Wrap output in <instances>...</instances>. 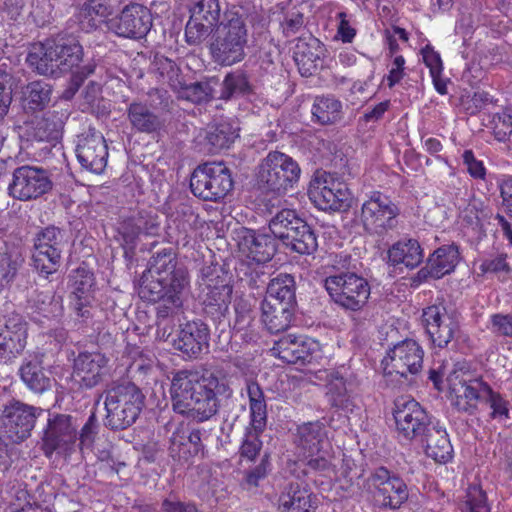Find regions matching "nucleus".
<instances>
[{
	"mask_svg": "<svg viewBox=\"0 0 512 512\" xmlns=\"http://www.w3.org/2000/svg\"><path fill=\"white\" fill-rule=\"evenodd\" d=\"M253 85L248 74L241 69L232 71L224 77L221 84L219 98L230 100L232 98L246 97L253 94Z\"/></svg>",
	"mask_w": 512,
	"mask_h": 512,
	"instance_id": "nucleus-51",
	"label": "nucleus"
},
{
	"mask_svg": "<svg viewBox=\"0 0 512 512\" xmlns=\"http://www.w3.org/2000/svg\"><path fill=\"white\" fill-rule=\"evenodd\" d=\"M185 287H170L168 295L158 300L156 306L157 326L177 315L183 305L182 293Z\"/></svg>",
	"mask_w": 512,
	"mask_h": 512,
	"instance_id": "nucleus-54",
	"label": "nucleus"
},
{
	"mask_svg": "<svg viewBox=\"0 0 512 512\" xmlns=\"http://www.w3.org/2000/svg\"><path fill=\"white\" fill-rule=\"evenodd\" d=\"M147 274L169 281L170 287H186L189 283L186 268L178 266L171 248H164L151 257Z\"/></svg>",
	"mask_w": 512,
	"mask_h": 512,
	"instance_id": "nucleus-29",
	"label": "nucleus"
},
{
	"mask_svg": "<svg viewBox=\"0 0 512 512\" xmlns=\"http://www.w3.org/2000/svg\"><path fill=\"white\" fill-rule=\"evenodd\" d=\"M45 414L41 407L11 400L0 415V429L4 437L13 443H21L31 436L36 420Z\"/></svg>",
	"mask_w": 512,
	"mask_h": 512,
	"instance_id": "nucleus-15",
	"label": "nucleus"
},
{
	"mask_svg": "<svg viewBox=\"0 0 512 512\" xmlns=\"http://www.w3.org/2000/svg\"><path fill=\"white\" fill-rule=\"evenodd\" d=\"M312 121L319 125H333L343 118L342 102L332 95L317 96L311 108Z\"/></svg>",
	"mask_w": 512,
	"mask_h": 512,
	"instance_id": "nucleus-48",
	"label": "nucleus"
},
{
	"mask_svg": "<svg viewBox=\"0 0 512 512\" xmlns=\"http://www.w3.org/2000/svg\"><path fill=\"white\" fill-rule=\"evenodd\" d=\"M51 43L59 76L63 73L72 72L68 86L64 91L65 98H72L84 81L95 72L96 63L94 60H90L79 66L83 61V47L78 39L72 35L58 36L51 39Z\"/></svg>",
	"mask_w": 512,
	"mask_h": 512,
	"instance_id": "nucleus-7",
	"label": "nucleus"
},
{
	"mask_svg": "<svg viewBox=\"0 0 512 512\" xmlns=\"http://www.w3.org/2000/svg\"><path fill=\"white\" fill-rule=\"evenodd\" d=\"M490 409V418L505 421L510 419L509 402L499 392H496L489 385L484 394L483 401Z\"/></svg>",
	"mask_w": 512,
	"mask_h": 512,
	"instance_id": "nucleus-57",
	"label": "nucleus"
},
{
	"mask_svg": "<svg viewBox=\"0 0 512 512\" xmlns=\"http://www.w3.org/2000/svg\"><path fill=\"white\" fill-rule=\"evenodd\" d=\"M423 258L424 254L420 243L412 238H403L388 250V263L393 266L403 264L409 269H414L422 262Z\"/></svg>",
	"mask_w": 512,
	"mask_h": 512,
	"instance_id": "nucleus-40",
	"label": "nucleus"
},
{
	"mask_svg": "<svg viewBox=\"0 0 512 512\" xmlns=\"http://www.w3.org/2000/svg\"><path fill=\"white\" fill-rule=\"evenodd\" d=\"M282 33L285 37H293L305 29L304 12L299 7H292L284 13L280 22Z\"/></svg>",
	"mask_w": 512,
	"mask_h": 512,
	"instance_id": "nucleus-59",
	"label": "nucleus"
},
{
	"mask_svg": "<svg viewBox=\"0 0 512 512\" xmlns=\"http://www.w3.org/2000/svg\"><path fill=\"white\" fill-rule=\"evenodd\" d=\"M151 68L161 81L167 82L171 87L176 88L181 84L180 68L172 59L164 55L156 54L152 61Z\"/></svg>",
	"mask_w": 512,
	"mask_h": 512,
	"instance_id": "nucleus-56",
	"label": "nucleus"
},
{
	"mask_svg": "<svg viewBox=\"0 0 512 512\" xmlns=\"http://www.w3.org/2000/svg\"><path fill=\"white\" fill-rule=\"evenodd\" d=\"M300 176L296 160L286 153L270 151L258 165L256 181L263 193L282 196L296 187Z\"/></svg>",
	"mask_w": 512,
	"mask_h": 512,
	"instance_id": "nucleus-6",
	"label": "nucleus"
},
{
	"mask_svg": "<svg viewBox=\"0 0 512 512\" xmlns=\"http://www.w3.org/2000/svg\"><path fill=\"white\" fill-rule=\"evenodd\" d=\"M132 219L139 225V231L142 235H157L160 229L159 216L152 210H140L131 215Z\"/></svg>",
	"mask_w": 512,
	"mask_h": 512,
	"instance_id": "nucleus-62",
	"label": "nucleus"
},
{
	"mask_svg": "<svg viewBox=\"0 0 512 512\" xmlns=\"http://www.w3.org/2000/svg\"><path fill=\"white\" fill-rule=\"evenodd\" d=\"M198 286V299L205 316L221 331L230 327V304L233 288L221 267L217 265L202 267Z\"/></svg>",
	"mask_w": 512,
	"mask_h": 512,
	"instance_id": "nucleus-5",
	"label": "nucleus"
},
{
	"mask_svg": "<svg viewBox=\"0 0 512 512\" xmlns=\"http://www.w3.org/2000/svg\"><path fill=\"white\" fill-rule=\"evenodd\" d=\"M266 300L297 307L295 277L287 273H279L271 278L266 287Z\"/></svg>",
	"mask_w": 512,
	"mask_h": 512,
	"instance_id": "nucleus-44",
	"label": "nucleus"
},
{
	"mask_svg": "<svg viewBox=\"0 0 512 512\" xmlns=\"http://www.w3.org/2000/svg\"><path fill=\"white\" fill-rule=\"evenodd\" d=\"M71 284L70 298H81V296H92V288L95 286V276L93 271L82 263L79 267L72 270L69 275Z\"/></svg>",
	"mask_w": 512,
	"mask_h": 512,
	"instance_id": "nucleus-53",
	"label": "nucleus"
},
{
	"mask_svg": "<svg viewBox=\"0 0 512 512\" xmlns=\"http://www.w3.org/2000/svg\"><path fill=\"white\" fill-rule=\"evenodd\" d=\"M92 302L93 296L70 298V308L74 322L79 328H90L96 332L102 329V310Z\"/></svg>",
	"mask_w": 512,
	"mask_h": 512,
	"instance_id": "nucleus-41",
	"label": "nucleus"
},
{
	"mask_svg": "<svg viewBox=\"0 0 512 512\" xmlns=\"http://www.w3.org/2000/svg\"><path fill=\"white\" fill-rule=\"evenodd\" d=\"M262 433L263 432L246 429L239 448L241 458L247 459L248 461H254L256 459L262 449V441L260 439Z\"/></svg>",
	"mask_w": 512,
	"mask_h": 512,
	"instance_id": "nucleus-61",
	"label": "nucleus"
},
{
	"mask_svg": "<svg viewBox=\"0 0 512 512\" xmlns=\"http://www.w3.org/2000/svg\"><path fill=\"white\" fill-rule=\"evenodd\" d=\"M240 251L258 264L269 262L277 252V240L270 232L243 228L238 234Z\"/></svg>",
	"mask_w": 512,
	"mask_h": 512,
	"instance_id": "nucleus-27",
	"label": "nucleus"
},
{
	"mask_svg": "<svg viewBox=\"0 0 512 512\" xmlns=\"http://www.w3.org/2000/svg\"><path fill=\"white\" fill-rule=\"evenodd\" d=\"M152 24V14L146 6L130 3L107 22V28L118 37L138 40L148 34Z\"/></svg>",
	"mask_w": 512,
	"mask_h": 512,
	"instance_id": "nucleus-19",
	"label": "nucleus"
},
{
	"mask_svg": "<svg viewBox=\"0 0 512 512\" xmlns=\"http://www.w3.org/2000/svg\"><path fill=\"white\" fill-rule=\"evenodd\" d=\"M295 310L296 307L263 299L261 321L270 333L277 334L290 327Z\"/></svg>",
	"mask_w": 512,
	"mask_h": 512,
	"instance_id": "nucleus-37",
	"label": "nucleus"
},
{
	"mask_svg": "<svg viewBox=\"0 0 512 512\" xmlns=\"http://www.w3.org/2000/svg\"><path fill=\"white\" fill-rule=\"evenodd\" d=\"M211 35L209 52L220 66H232L244 60L249 39L248 16L236 6L226 7L222 21Z\"/></svg>",
	"mask_w": 512,
	"mask_h": 512,
	"instance_id": "nucleus-3",
	"label": "nucleus"
},
{
	"mask_svg": "<svg viewBox=\"0 0 512 512\" xmlns=\"http://www.w3.org/2000/svg\"><path fill=\"white\" fill-rule=\"evenodd\" d=\"M309 199L323 211H341L349 207L351 193L347 185L326 171H316L308 188Z\"/></svg>",
	"mask_w": 512,
	"mask_h": 512,
	"instance_id": "nucleus-16",
	"label": "nucleus"
},
{
	"mask_svg": "<svg viewBox=\"0 0 512 512\" xmlns=\"http://www.w3.org/2000/svg\"><path fill=\"white\" fill-rule=\"evenodd\" d=\"M317 498L307 484L301 481L289 482L278 498V512H315Z\"/></svg>",
	"mask_w": 512,
	"mask_h": 512,
	"instance_id": "nucleus-31",
	"label": "nucleus"
},
{
	"mask_svg": "<svg viewBox=\"0 0 512 512\" xmlns=\"http://www.w3.org/2000/svg\"><path fill=\"white\" fill-rule=\"evenodd\" d=\"M326 382L328 404L347 421L356 408L355 394L359 386L356 375L349 368L332 369L326 374Z\"/></svg>",
	"mask_w": 512,
	"mask_h": 512,
	"instance_id": "nucleus-18",
	"label": "nucleus"
},
{
	"mask_svg": "<svg viewBox=\"0 0 512 512\" xmlns=\"http://www.w3.org/2000/svg\"><path fill=\"white\" fill-rule=\"evenodd\" d=\"M304 221L305 219L300 217L296 210L283 208L269 220V231L276 240L284 244Z\"/></svg>",
	"mask_w": 512,
	"mask_h": 512,
	"instance_id": "nucleus-47",
	"label": "nucleus"
},
{
	"mask_svg": "<svg viewBox=\"0 0 512 512\" xmlns=\"http://www.w3.org/2000/svg\"><path fill=\"white\" fill-rule=\"evenodd\" d=\"M421 323L432 348H448L460 332L455 312L449 311L443 302L425 307Z\"/></svg>",
	"mask_w": 512,
	"mask_h": 512,
	"instance_id": "nucleus-14",
	"label": "nucleus"
},
{
	"mask_svg": "<svg viewBox=\"0 0 512 512\" xmlns=\"http://www.w3.org/2000/svg\"><path fill=\"white\" fill-rule=\"evenodd\" d=\"M451 395H460L469 402H482L489 384L481 378H470L462 369H453L447 376Z\"/></svg>",
	"mask_w": 512,
	"mask_h": 512,
	"instance_id": "nucleus-35",
	"label": "nucleus"
},
{
	"mask_svg": "<svg viewBox=\"0 0 512 512\" xmlns=\"http://www.w3.org/2000/svg\"><path fill=\"white\" fill-rule=\"evenodd\" d=\"M28 308L47 319L58 318L63 314V300L51 291H35L28 300Z\"/></svg>",
	"mask_w": 512,
	"mask_h": 512,
	"instance_id": "nucleus-49",
	"label": "nucleus"
},
{
	"mask_svg": "<svg viewBox=\"0 0 512 512\" xmlns=\"http://www.w3.org/2000/svg\"><path fill=\"white\" fill-rule=\"evenodd\" d=\"M324 51L323 44L312 35L298 39L294 50V60L302 76L309 77L317 72L322 64Z\"/></svg>",
	"mask_w": 512,
	"mask_h": 512,
	"instance_id": "nucleus-33",
	"label": "nucleus"
},
{
	"mask_svg": "<svg viewBox=\"0 0 512 512\" xmlns=\"http://www.w3.org/2000/svg\"><path fill=\"white\" fill-rule=\"evenodd\" d=\"M393 417L399 438L420 442L439 420L413 398L400 397L394 402Z\"/></svg>",
	"mask_w": 512,
	"mask_h": 512,
	"instance_id": "nucleus-9",
	"label": "nucleus"
},
{
	"mask_svg": "<svg viewBox=\"0 0 512 512\" xmlns=\"http://www.w3.org/2000/svg\"><path fill=\"white\" fill-rule=\"evenodd\" d=\"M283 245L299 255H313L318 249L317 231L305 220Z\"/></svg>",
	"mask_w": 512,
	"mask_h": 512,
	"instance_id": "nucleus-50",
	"label": "nucleus"
},
{
	"mask_svg": "<svg viewBox=\"0 0 512 512\" xmlns=\"http://www.w3.org/2000/svg\"><path fill=\"white\" fill-rule=\"evenodd\" d=\"M209 339L208 325L200 319L191 320L179 325L173 347L184 356L197 359L208 352Z\"/></svg>",
	"mask_w": 512,
	"mask_h": 512,
	"instance_id": "nucleus-26",
	"label": "nucleus"
},
{
	"mask_svg": "<svg viewBox=\"0 0 512 512\" xmlns=\"http://www.w3.org/2000/svg\"><path fill=\"white\" fill-rule=\"evenodd\" d=\"M419 443L424 447L425 454L437 463H447L453 457L448 433L440 421Z\"/></svg>",
	"mask_w": 512,
	"mask_h": 512,
	"instance_id": "nucleus-38",
	"label": "nucleus"
},
{
	"mask_svg": "<svg viewBox=\"0 0 512 512\" xmlns=\"http://www.w3.org/2000/svg\"><path fill=\"white\" fill-rule=\"evenodd\" d=\"M170 395L173 411L198 423L222 412L226 420L235 408L233 390L213 373L200 375L182 369L173 374Z\"/></svg>",
	"mask_w": 512,
	"mask_h": 512,
	"instance_id": "nucleus-1",
	"label": "nucleus"
},
{
	"mask_svg": "<svg viewBox=\"0 0 512 512\" xmlns=\"http://www.w3.org/2000/svg\"><path fill=\"white\" fill-rule=\"evenodd\" d=\"M7 189L8 194L16 200H36L53 189L51 173L40 166H19L14 169Z\"/></svg>",
	"mask_w": 512,
	"mask_h": 512,
	"instance_id": "nucleus-17",
	"label": "nucleus"
},
{
	"mask_svg": "<svg viewBox=\"0 0 512 512\" xmlns=\"http://www.w3.org/2000/svg\"><path fill=\"white\" fill-rule=\"evenodd\" d=\"M99 428L100 425L96 412L92 411L80 432H77V440L79 441L78 446L82 452L92 448L96 436L99 433Z\"/></svg>",
	"mask_w": 512,
	"mask_h": 512,
	"instance_id": "nucleus-60",
	"label": "nucleus"
},
{
	"mask_svg": "<svg viewBox=\"0 0 512 512\" xmlns=\"http://www.w3.org/2000/svg\"><path fill=\"white\" fill-rule=\"evenodd\" d=\"M297 436L303 454H319L327 438L325 423L319 420L303 423L297 428Z\"/></svg>",
	"mask_w": 512,
	"mask_h": 512,
	"instance_id": "nucleus-45",
	"label": "nucleus"
},
{
	"mask_svg": "<svg viewBox=\"0 0 512 512\" xmlns=\"http://www.w3.org/2000/svg\"><path fill=\"white\" fill-rule=\"evenodd\" d=\"M108 361L100 352H80L73 361V375L80 387L92 389L99 385L106 374Z\"/></svg>",
	"mask_w": 512,
	"mask_h": 512,
	"instance_id": "nucleus-28",
	"label": "nucleus"
},
{
	"mask_svg": "<svg viewBox=\"0 0 512 512\" xmlns=\"http://www.w3.org/2000/svg\"><path fill=\"white\" fill-rule=\"evenodd\" d=\"M81 167L94 174L104 172L108 161V146L103 135L95 129L78 138L75 149Z\"/></svg>",
	"mask_w": 512,
	"mask_h": 512,
	"instance_id": "nucleus-25",
	"label": "nucleus"
},
{
	"mask_svg": "<svg viewBox=\"0 0 512 512\" xmlns=\"http://www.w3.org/2000/svg\"><path fill=\"white\" fill-rule=\"evenodd\" d=\"M17 374L25 387L37 395L50 391L54 384V379L47 375L43 367L42 355L39 354L25 356Z\"/></svg>",
	"mask_w": 512,
	"mask_h": 512,
	"instance_id": "nucleus-32",
	"label": "nucleus"
},
{
	"mask_svg": "<svg viewBox=\"0 0 512 512\" xmlns=\"http://www.w3.org/2000/svg\"><path fill=\"white\" fill-rule=\"evenodd\" d=\"M246 391L250 410V427L247 429L263 432L267 425V404L264 392L255 381L247 382Z\"/></svg>",
	"mask_w": 512,
	"mask_h": 512,
	"instance_id": "nucleus-46",
	"label": "nucleus"
},
{
	"mask_svg": "<svg viewBox=\"0 0 512 512\" xmlns=\"http://www.w3.org/2000/svg\"><path fill=\"white\" fill-rule=\"evenodd\" d=\"M334 272L324 279L330 299L346 312L362 313L371 295L367 278L351 269V256H336Z\"/></svg>",
	"mask_w": 512,
	"mask_h": 512,
	"instance_id": "nucleus-2",
	"label": "nucleus"
},
{
	"mask_svg": "<svg viewBox=\"0 0 512 512\" xmlns=\"http://www.w3.org/2000/svg\"><path fill=\"white\" fill-rule=\"evenodd\" d=\"M27 323L23 316L12 312L0 318V361L11 362L26 346Z\"/></svg>",
	"mask_w": 512,
	"mask_h": 512,
	"instance_id": "nucleus-24",
	"label": "nucleus"
},
{
	"mask_svg": "<svg viewBox=\"0 0 512 512\" xmlns=\"http://www.w3.org/2000/svg\"><path fill=\"white\" fill-rule=\"evenodd\" d=\"M51 39L33 45L26 57V63L35 73L43 76L59 77L57 61H55Z\"/></svg>",
	"mask_w": 512,
	"mask_h": 512,
	"instance_id": "nucleus-39",
	"label": "nucleus"
},
{
	"mask_svg": "<svg viewBox=\"0 0 512 512\" xmlns=\"http://www.w3.org/2000/svg\"><path fill=\"white\" fill-rule=\"evenodd\" d=\"M64 122L55 111L34 117L17 126L18 136L26 148L36 143L56 145L62 138Z\"/></svg>",
	"mask_w": 512,
	"mask_h": 512,
	"instance_id": "nucleus-22",
	"label": "nucleus"
},
{
	"mask_svg": "<svg viewBox=\"0 0 512 512\" xmlns=\"http://www.w3.org/2000/svg\"><path fill=\"white\" fill-rule=\"evenodd\" d=\"M66 244V231L61 227L51 224L37 230L33 237L32 266L41 277L48 279L58 272Z\"/></svg>",
	"mask_w": 512,
	"mask_h": 512,
	"instance_id": "nucleus-8",
	"label": "nucleus"
},
{
	"mask_svg": "<svg viewBox=\"0 0 512 512\" xmlns=\"http://www.w3.org/2000/svg\"><path fill=\"white\" fill-rule=\"evenodd\" d=\"M466 497L467 500L463 509L465 512H490L486 493L479 486H469Z\"/></svg>",
	"mask_w": 512,
	"mask_h": 512,
	"instance_id": "nucleus-63",
	"label": "nucleus"
},
{
	"mask_svg": "<svg viewBox=\"0 0 512 512\" xmlns=\"http://www.w3.org/2000/svg\"><path fill=\"white\" fill-rule=\"evenodd\" d=\"M202 431L192 429L187 432L183 428H177L170 438L169 452L171 457L179 460H188L203 451Z\"/></svg>",
	"mask_w": 512,
	"mask_h": 512,
	"instance_id": "nucleus-36",
	"label": "nucleus"
},
{
	"mask_svg": "<svg viewBox=\"0 0 512 512\" xmlns=\"http://www.w3.org/2000/svg\"><path fill=\"white\" fill-rule=\"evenodd\" d=\"M127 119L133 130L139 133L152 134L159 132L164 126V120L147 102L134 100L128 104Z\"/></svg>",
	"mask_w": 512,
	"mask_h": 512,
	"instance_id": "nucleus-34",
	"label": "nucleus"
},
{
	"mask_svg": "<svg viewBox=\"0 0 512 512\" xmlns=\"http://www.w3.org/2000/svg\"><path fill=\"white\" fill-rule=\"evenodd\" d=\"M493 134L499 142H506L512 134V115L506 112L493 115Z\"/></svg>",
	"mask_w": 512,
	"mask_h": 512,
	"instance_id": "nucleus-64",
	"label": "nucleus"
},
{
	"mask_svg": "<svg viewBox=\"0 0 512 512\" xmlns=\"http://www.w3.org/2000/svg\"><path fill=\"white\" fill-rule=\"evenodd\" d=\"M46 424L41 430V449L51 458L54 453L66 454L77 441V425L69 414L45 410Z\"/></svg>",
	"mask_w": 512,
	"mask_h": 512,
	"instance_id": "nucleus-13",
	"label": "nucleus"
},
{
	"mask_svg": "<svg viewBox=\"0 0 512 512\" xmlns=\"http://www.w3.org/2000/svg\"><path fill=\"white\" fill-rule=\"evenodd\" d=\"M189 19L185 26V41L190 46L206 42L220 25L225 9L220 0H187Z\"/></svg>",
	"mask_w": 512,
	"mask_h": 512,
	"instance_id": "nucleus-12",
	"label": "nucleus"
},
{
	"mask_svg": "<svg viewBox=\"0 0 512 512\" xmlns=\"http://www.w3.org/2000/svg\"><path fill=\"white\" fill-rule=\"evenodd\" d=\"M53 88L43 81L29 82L21 91V106L25 113H35L46 109L51 101Z\"/></svg>",
	"mask_w": 512,
	"mask_h": 512,
	"instance_id": "nucleus-42",
	"label": "nucleus"
},
{
	"mask_svg": "<svg viewBox=\"0 0 512 512\" xmlns=\"http://www.w3.org/2000/svg\"><path fill=\"white\" fill-rule=\"evenodd\" d=\"M233 185L231 170L223 162L200 164L190 178L191 192L204 201H220L232 190Z\"/></svg>",
	"mask_w": 512,
	"mask_h": 512,
	"instance_id": "nucleus-10",
	"label": "nucleus"
},
{
	"mask_svg": "<svg viewBox=\"0 0 512 512\" xmlns=\"http://www.w3.org/2000/svg\"><path fill=\"white\" fill-rule=\"evenodd\" d=\"M423 356L424 351L418 342L405 339L390 348L382 362L387 375L395 373L408 381L409 374L416 375L422 370Z\"/></svg>",
	"mask_w": 512,
	"mask_h": 512,
	"instance_id": "nucleus-21",
	"label": "nucleus"
},
{
	"mask_svg": "<svg viewBox=\"0 0 512 512\" xmlns=\"http://www.w3.org/2000/svg\"><path fill=\"white\" fill-rule=\"evenodd\" d=\"M273 355L288 364L309 365L322 358L319 341L306 335H286L274 342Z\"/></svg>",
	"mask_w": 512,
	"mask_h": 512,
	"instance_id": "nucleus-20",
	"label": "nucleus"
},
{
	"mask_svg": "<svg viewBox=\"0 0 512 512\" xmlns=\"http://www.w3.org/2000/svg\"><path fill=\"white\" fill-rule=\"evenodd\" d=\"M507 258L508 256L505 253H498L494 256L487 257L482 260L479 269L484 274H493L499 279H505L512 272V268L508 263Z\"/></svg>",
	"mask_w": 512,
	"mask_h": 512,
	"instance_id": "nucleus-58",
	"label": "nucleus"
},
{
	"mask_svg": "<svg viewBox=\"0 0 512 512\" xmlns=\"http://www.w3.org/2000/svg\"><path fill=\"white\" fill-rule=\"evenodd\" d=\"M113 14L110 0H85L79 7L78 19L87 30H96Z\"/></svg>",
	"mask_w": 512,
	"mask_h": 512,
	"instance_id": "nucleus-43",
	"label": "nucleus"
},
{
	"mask_svg": "<svg viewBox=\"0 0 512 512\" xmlns=\"http://www.w3.org/2000/svg\"><path fill=\"white\" fill-rule=\"evenodd\" d=\"M104 397L105 416L103 425L111 431H122L131 427L139 418L144 406L145 395L131 381L113 382L97 400Z\"/></svg>",
	"mask_w": 512,
	"mask_h": 512,
	"instance_id": "nucleus-4",
	"label": "nucleus"
},
{
	"mask_svg": "<svg viewBox=\"0 0 512 512\" xmlns=\"http://www.w3.org/2000/svg\"><path fill=\"white\" fill-rule=\"evenodd\" d=\"M400 209L386 194L372 191L361 205L360 221L371 236L383 237L398 226Z\"/></svg>",
	"mask_w": 512,
	"mask_h": 512,
	"instance_id": "nucleus-11",
	"label": "nucleus"
},
{
	"mask_svg": "<svg viewBox=\"0 0 512 512\" xmlns=\"http://www.w3.org/2000/svg\"><path fill=\"white\" fill-rule=\"evenodd\" d=\"M459 256L456 244L440 246L429 256L426 265L417 272L414 281L421 283L428 279L442 278L455 269Z\"/></svg>",
	"mask_w": 512,
	"mask_h": 512,
	"instance_id": "nucleus-30",
	"label": "nucleus"
},
{
	"mask_svg": "<svg viewBox=\"0 0 512 512\" xmlns=\"http://www.w3.org/2000/svg\"><path fill=\"white\" fill-rule=\"evenodd\" d=\"M170 291L169 281L144 273L140 280L139 296L148 302H157Z\"/></svg>",
	"mask_w": 512,
	"mask_h": 512,
	"instance_id": "nucleus-55",
	"label": "nucleus"
},
{
	"mask_svg": "<svg viewBox=\"0 0 512 512\" xmlns=\"http://www.w3.org/2000/svg\"><path fill=\"white\" fill-rule=\"evenodd\" d=\"M239 128L227 121H221L208 126L206 140L211 146V151L216 153L228 149L239 136Z\"/></svg>",
	"mask_w": 512,
	"mask_h": 512,
	"instance_id": "nucleus-52",
	"label": "nucleus"
},
{
	"mask_svg": "<svg viewBox=\"0 0 512 512\" xmlns=\"http://www.w3.org/2000/svg\"><path fill=\"white\" fill-rule=\"evenodd\" d=\"M370 480L375 488L374 499L380 507L398 509L407 501L409 491L406 483L386 467L376 468Z\"/></svg>",
	"mask_w": 512,
	"mask_h": 512,
	"instance_id": "nucleus-23",
	"label": "nucleus"
}]
</instances>
